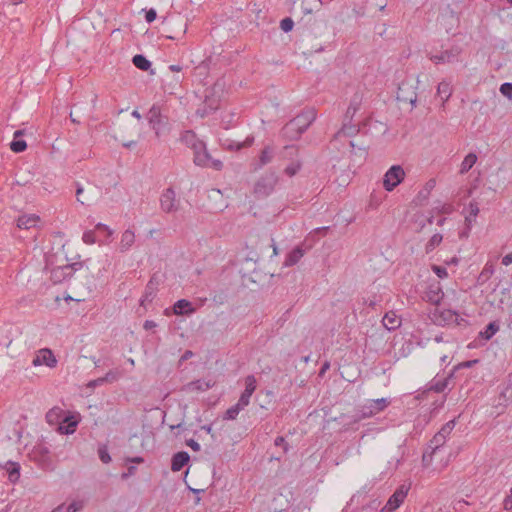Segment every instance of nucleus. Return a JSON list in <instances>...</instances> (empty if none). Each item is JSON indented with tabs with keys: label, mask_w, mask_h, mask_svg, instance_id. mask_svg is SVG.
Listing matches in <instances>:
<instances>
[{
	"label": "nucleus",
	"mask_w": 512,
	"mask_h": 512,
	"mask_svg": "<svg viewBox=\"0 0 512 512\" xmlns=\"http://www.w3.org/2000/svg\"><path fill=\"white\" fill-rule=\"evenodd\" d=\"M226 95V82L223 79H218L211 87L206 89L203 104L196 110V114L204 118L216 111Z\"/></svg>",
	"instance_id": "nucleus-1"
},
{
	"label": "nucleus",
	"mask_w": 512,
	"mask_h": 512,
	"mask_svg": "<svg viewBox=\"0 0 512 512\" xmlns=\"http://www.w3.org/2000/svg\"><path fill=\"white\" fill-rule=\"evenodd\" d=\"M317 117L315 109L303 110L282 129V134L289 140L298 139L308 129Z\"/></svg>",
	"instance_id": "nucleus-2"
},
{
	"label": "nucleus",
	"mask_w": 512,
	"mask_h": 512,
	"mask_svg": "<svg viewBox=\"0 0 512 512\" xmlns=\"http://www.w3.org/2000/svg\"><path fill=\"white\" fill-rule=\"evenodd\" d=\"M277 183L278 176L274 172H268L256 181L253 193L257 198H265L274 191Z\"/></svg>",
	"instance_id": "nucleus-3"
},
{
	"label": "nucleus",
	"mask_w": 512,
	"mask_h": 512,
	"mask_svg": "<svg viewBox=\"0 0 512 512\" xmlns=\"http://www.w3.org/2000/svg\"><path fill=\"white\" fill-rule=\"evenodd\" d=\"M191 149L194 151V163L198 166H211L219 170L222 167V162L219 160H213L206 150V146L203 141H200L192 146Z\"/></svg>",
	"instance_id": "nucleus-4"
},
{
	"label": "nucleus",
	"mask_w": 512,
	"mask_h": 512,
	"mask_svg": "<svg viewBox=\"0 0 512 512\" xmlns=\"http://www.w3.org/2000/svg\"><path fill=\"white\" fill-rule=\"evenodd\" d=\"M191 149L194 151V163L198 166H211L219 170L222 167V162L219 160H213L206 150V146L203 141H200L192 146Z\"/></svg>",
	"instance_id": "nucleus-5"
},
{
	"label": "nucleus",
	"mask_w": 512,
	"mask_h": 512,
	"mask_svg": "<svg viewBox=\"0 0 512 512\" xmlns=\"http://www.w3.org/2000/svg\"><path fill=\"white\" fill-rule=\"evenodd\" d=\"M405 178V171L400 165H393L385 173L383 178V186L386 191H392Z\"/></svg>",
	"instance_id": "nucleus-6"
},
{
	"label": "nucleus",
	"mask_w": 512,
	"mask_h": 512,
	"mask_svg": "<svg viewBox=\"0 0 512 512\" xmlns=\"http://www.w3.org/2000/svg\"><path fill=\"white\" fill-rule=\"evenodd\" d=\"M410 486L409 485H400L395 492L390 496L386 505L380 510V512H394L396 511L401 504L404 502L405 498L408 495Z\"/></svg>",
	"instance_id": "nucleus-7"
},
{
	"label": "nucleus",
	"mask_w": 512,
	"mask_h": 512,
	"mask_svg": "<svg viewBox=\"0 0 512 512\" xmlns=\"http://www.w3.org/2000/svg\"><path fill=\"white\" fill-rule=\"evenodd\" d=\"M159 201L161 210L165 213H175L179 210L180 202L176 197V192L172 188L164 190Z\"/></svg>",
	"instance_id": "nucleus-8"
},
{
	"label": "nucleus",
	"mask_w": 512,
	"mask_h": 512,
	"mask_svg": "<svg viewBox=\"0 0 512 512\" xmlns=\"http://www.w3.org/2000/svg\"><path fill=\"white\" fill-rule=\"evenodd\" d=\"M512 403V373L506 377L503 388L498 396V405L506 408Z\"/></svg>",
	"instance_id": "nucleus-9"
},
{
	"label": "nucleus",
	"mask_w": 512,
	"mask_h": 512,
	"mask_svg": "<svg viewBox=\"0 0 512 512\" xmlns=\"http://www.w3.org/2000/svg\"><path fill=\"white\" fill-rule=\"evenodd\" d=\"M57 360L50 349H41L38 351L36 357L33 360L34 366L46 365L50 368L55 367Z\"/></svg>",
	"instance_id": "nucleus-10"
},
{
	"label": "nucleus",
	"mask_w": 512,
	"mask_h": 512,
	"mask_svg": "<svg viewBox=\"0 0 512 512\" xmlns=\"http://www.w3.org/2000/svg\"><path fill=\"white\" fill-rule=\"evenodd\" d=\"M80 421L79 414L76 415H66L62 423L59 425L58 430L62 434H73L76 430V427Z\"/></svg>",
	"instance_id": "nucleus-11"
},
{
	"label": "nucleus",
	"mask_w": 512,
	"mask_h": 512,
	"mask_svg": "<svg viewBox=\"0 0 512 512\" xmlns=\"http://www.w3.org/2000/svg\"><path fill=\"white\" fill-rule=\"evenodd\" d=\"M172 24L177 29L176 30L168 29L167 30L168 34L166 35V37L168 39H172V40H179V39H181L185 35V33L187 31V23L185 21H183L182 19H177Z\"/></svg>",
	"instance_id": "nucleus-12"
},
{
	"label": "nucleus",
	"mask_w": 512,
	"mask_h": 512,
	"mask_svg": "<svg viewBox=\"0 0 512 512\" xmlns=\"http://www.w3.org/2000/svg\"><path fill=\"white\" fill-rule=\"evenodd\" d=\"M40 221V217L36 214H26L18 217L16 221V225L19 229L28 230L37 225Z\"/></svg>",
	"instance_id": "nucleus-13"
},
{
	"label": "nucleus",
	"mask_w": 512,
	"mask_h": 512,
	"mask_svg": "<svg viewBox=\"0 0 512 512\" xmlns=\"http://www.w3.org/2000/svg\"><path fill=\"white\" fill-rule=\"evenodd\" d=\"M77 265H78V263H74V264H71V265H65V266L53 269V271H52V278L55 281H62L64 279H66L67 277H71L72 276V271H74L76 269L75 267Z\"/></svg>",
	"instance_id": "nucleus-14"
},
{
	"label": "nucleus",
	"mask_w": 512,
	"mask_h": 512,
	"mask_svg": "<svg viewBox=\"0 0 512 512\" xmlns=\"http://www.w3.org/2000/svg\"><path fill=\"white\" fill-rule=\"evenodd\" d=\"M212 386H213V383L205 382L202 380H196V381H192V382H189L186 385H184L182 390L186 393H194V392L206 391L209 388H211Z\"/></svg>",
	"instance_id": "nucleus-15"
},
{
	"label": "nucleus",
	"mask_w": 512,
	"mask_h": 512,
	"mask_svg": "<svg viewBox=\"0 0 512 512\" xmlns=\"http://www.w3.org/2000/svg\"><path fill=\"white\" fill-rule=\"evenodd\" d=\"M173 312L176 315H189L195 312V308L190 301L180 299L174 304Z\"/></svg>",
	"instance_id": "nucleus-16"
},
{
	"label": "nucleus",
	"mask_w": 512,
	"mask_h": 512,
	"mask_svg": "<svg viewBox=\"0 0 512 512\" xmlns=\"http://www.w3.org/2000/svg\"><path fill=\"white\" fill-rule=\"evenodd\" d=\"M134 243H135V233L130 229L125 230L121 235V239H120V243H119L120 252H122V253L126 252L133 246Z\"/></svg>",
	"instance_id": "nucleus-17"
},
{
	"label": "nucleus",
	"mask_w": 512,
	"mask_h": 512,
	"mask_svg": "<svg viewBox=\"0 0 512 512\" xmlns=\"http://www.w3.org/2000/svg\"><path fill=\"white\" fill-rule=\"evenodd\" d=\"M190 456L187 452L181 451L176 453L172 458L171 469L174 472L180 471L189 461Z\"/></svg>",
	"instance_id": "nucleus-18"
},
{
	"label": "nucleus",
	"mask_w": 512,
	"mask_h": 512,
	"mask_svg": "<svg viewBox=\"0 0 512 512\" xmlns=\"http://www.w3.org/2000/svg\"><path fill=\"white\" fill-rule=\"evenodd\" d=\"M458 54H459V51H457V50H446L440 54L432 55L430 57V59H431V61H433L436 64L450 63L456 59Z\"/></svg>",
	"instance_id": "nucleus-19"
},
{
	"label": "nucleus",
	"mask_w": 512,
	"mask_h": 512,
	"mask_svg": "<svg viewBox=\"0 0 512 512\" xmlns=\"http://www.w3.org/2000/svg\"><path fill=\"white\" fill-rule=\"evenodd\" d=\"M383 326L389 331L395 330L401 325V318L395 312H388L382 319Z\"/></svg>",
	"instance_id": "nucleus-20"
},
{
	"label": "nucleus",
	"mask_w": 512,
	"mask_h": 512,
	"mask_svg": "<svg viewBox=\"0 0 512 512\" xmlns=\"http://www.w3.org/2000/svg\"><path fill=\"white\" fill-rule=\"evenodd\" d=\"M389 404V401L386 398H380L376 400H371L367 408L369 409L368 415H373L379 413L384 410Z\"/></svg>",
	"instance_id": "nucleus-21"
},
{
	"label": "nucleus",
	"mask_w": 512,
	"mask_h": 512,
	"mask_svg": "<svg viewBox=\"0 0 512 512\" xmlns=\"http://www.w3.org/2000/svg\"><path fill=\"white\" fill-rule=\"evenodd\" d=\"M303 255L304 251L300 247H296L287 255L284 265L286 267L295 265L303 257Z\"/></svg>",
	"instance_id": "nucleus-22"
},
{
	"label": "nucleus",
	"mask_w": 512,
	"mask_h": 512,
	"mask_svg": "<svg viewBox=\"0 0 512 512\" xmlns=\"http://www.w3.org/2000/svg\"><path fill=\"white\" fill-rule=\"evenodd\" d=\"M361 105V97L358 94H355L354 97L351 99L350 105L348 106L346 113H345V119L351 120L355 113L358 111L359 107Z\"/></svg>",
	"instance_id": "nucleus-23"
},
{
	"label": "nucleus",
	"mask_w": 512,
	"mask_h": 512,
	"mask_svg": "<svg viewBox=\"0 0 512 512\" xmlns=\"http://www.w3.org/2000/svg\"><path fill=\"white\" fill-rule=\"evenodd\" d=\"M437 95L441 98L444 104L452 95V89L448 82L442 81L437 87Z\"/></svg>",
	"instance_id": "nucleus-24"
},
{
	"label": "nucleus",
	"mask_w": 512,
	"mask_h": 512,
	"mask_svg": "<svg viewBox=\"0 0 512 512\" xmlns=\"http://www.w3.org/2000/svg\"><path fill=\"white\" fill-rule=\"evenodd\" d=\"M66 416L65 411L62 410L59 407H54L50 409L46 414V420L50 424L57 423L60 421V419L63 420V418Z\"/></svg>",
	"instance_id": "nucleus-25"
},
{
	"label": "nucleus",
	"mask_w": 512,
	"mask_h": 512,
	"mask_svg": "<svg viewBox=\"0 0 512 512\" xmlns=\"http://www.w3.org/2000/svg\"><path fill=\"white\" fill-rule=\"evenodd\" d=\"M5 469L8 472L9 480L13 483L17 482L20 477L19 464L15 462H7Z\"/></svg>",
	"instance_id": "nucleus-26"
},
{
	"label": "nucleus",
	"mask_w": 512,
	"mask_h": 512,
	"mask_svg": "<svg viewBox=\"0 0 512 512\" xmlns=\"http://www.w3.org/2000/svg\"><path fill=\"white\" fill-rule=\"evenodd\" d=\"M148 121L151 125H153V128L156 127V125H159L161 122V110L160 107L157 105H153L147 115Z\"/></svg>",
	"instance_id": "nucleus-27"
},
{
	"label": "nucleus",
	"mask_w": 512,
	"mask_h": 512,
	"mask_svg": "<svg viewBox=\"0 0 512 512\" xmlns=\"http://www.w3.org/2000/svg\"><path fill=\"white\" fill-rule=\"evenodd\" d=\"M84 192H85L84 188L79 185L76 190L77 201L80 202L81 204L91 203L95 199V197L93 195V191L88 190L87 194L85 196H84Z\"/></svg>",
	"instance_id": "nucleus-28"
},
{
	"label": "nucleus",
	"mask_w": 512,
	"mask_h": 512,
	"mask_svg": "<svg viewBox=\"0 0 512 512\" xmlns=\"http://www.w3.org/2000/svg\"><path fill=\"white\" fill-rule=\"evenodd\" d=\"M476 161H477L476 154L469 153L468 155H466V157L464 158V160L461 163L460 173L464 174V173L468 172L474 166Z\"/></svg>",
	"instance_id": "nucleus-29"
},
{
	"label": "nucleus",
	"mask_w": 512,
	"mask_h": 512,
	"mask_svg": "<svg viewBox=\"0 0 512 512\" xmlns=\"http://www.w3.org/2000/svg\"><path fill=\"white\" fill-rule=\"evenodd\" d=\"M135 67L142 71H147L151 67V62L143 55H135L132 59Z\"/></svg>",
	"instance_id": "nucleus-30"
},
{
	"label": "nucleus",
	"mask_w": 512,
	"mask_h": 512,
	"mask_svg": "<svg viewBox=\"0 0 512 512\" xmlns=\"http://www.w3.org/2000/svg\"><path fill=\"white\" fill-rule=\"evenodd\" d=\"M358 132L356 125L343 124L342 128L335 134V138H341L342 136L348 137L353 136Z\"/></svg>",
	"instance_id": "nucleus-31"
},
{
	"label": "nucleus",
	"mask_w": 512,
	"mask_h": 512,
	"mask_svg": "<svg viewBox=\"0 0 512 512\" xmlns=\"http://www.w3.org/2000/svg\"><path fill=\"white\" fill-rule=\"evenodd\" d=\"M245 407L243 405H240L239 402H237L235 405L227 409L224 415V419L226 420H235L239 414L240 411H242Z\"/></svg>",
	"instance_id": "nucleus-32"
},
{
	"label": "nucleus",
	"mask_w": 512,
	"mask_h": 512,
	"mask_svg": "<svg viewBox=\"0 0 512 512\" xmlns=\"http://www.w3.org/2000/svg\"><path fill=\"white\" fill-rule=\"evenodd\" d=\"M272 158H273V148L270 147V146H266L261 151V154H260V157H259L260 166H264V165L270 163Z\"/></svg>",
	"instance_id": "nucleus-33"
},
{
	"label": "nucleus",
	"mask_w": 512,
	"mask_h": 512,
	"mask_svg": "<svg viewBox=\"0 0 512 512\" xmlns=\"http://www.w3.org/2000/svg\"><path fill=\"white\" fill-rule=\"evenodd\" d=\"M498 330L499 326L495 322H491L487 325L484 331L480 332V336L486 340H489L496 334Z\"/></svg>",
	"instance_id": "nucleus-34"
},
{
	"label": "nucleus",
	"mask_w": 512,
	"mask_h": 512,
	"mask_svg": "<svg viewBox=\"0 0 512 512\" xmlns=\"http://www.w3.org/2000/svg\"><path fill=\"white\" fill-rule=\"evenodd\" d=\"M182 141L188 146L192 147L195 146L196 143L200 142L201 140L197 138L194 132L192 131H186L182 135Z\"/></svg>",
	"instance_id": "nucleus-35"
},
{
	"label": "nucleus",
	"mask_w": 512,
	"mask_h": 512,
	"mask_svg": "<svg viewBox=\"0 0 512 512\" xmlns=\"http://www.w3.org/2000/svg\"><path fill=\"white\" fill-rule=\"evenodd\" d=\"M445 442L446 439L441 434H439V432L435 434L433 439L430 441V447L433 449L432 454H435L436 450L443 446Z\"/></svg>",
	"instance_id": "nucleus-36"
},
{
	"label": "nucleus",
	"mask_w": 512,
	"mask_h": 512,
	"mask_svg": "<svg viewBox=\"0 0 512 512\" xmlns=\"http://www.w3.org/2000/svg\"><path fill=\"white\" fill-rule=\"evenodd\" d=\"M442 242L441 234H434L426 245V252L429 253L434 250Z\"/></svg>",
	"instance_id": "nucleus-37"
},
{
	"label": "nucleus",
	"mask_w": 512,
	"mask_h": 512,
	"mask_svg": "<svg viewBox=\"0 0 512 512\" xmlns=\"http://www.w3.org/2000/svg\"><path fill=\"white\" fill-rule=\"evenodd\" d=\"M154 295L153 279H151L146 287V292L141 300V304L144 305L145 302H151Z\"/></svg>",
	"instance_id": "nucleus-38"
},
{
	"label": "nucleus",
	"mask_w": 512,
	"mask_h": 512,
	"mask_svg": "<svg viewBox=\"0 0 512 512\" xmlns=\"http://www.w3.org/2000/svg\"><path fill=\"white\" fill-rule=\"evenodd\" d=\"M27 143L24 140H14L10 143V149L15 153H20L26 150Z\"/></svg>",
	"instance_id": "nucleus-39"
},
{
	"label": "nucleus",
	"mask_w": 512,
	"mask_h": 512,
	"mask_svg": "<svg viewBox=\"0 0 512 512\" xmlns=\"http://www.w3.org/2000/svg\"><path fill=\"white\" fill-rule=\"evenodd\" d=\"M302 166V163L300 160H296L294 162H292L290 165H288L286 168H285V173L292 177L294 176L295 174H297V172L300 170Z\"/></svg>",
	"instance_id": "nucleus-40"
},
{
	"label": "nucleus",
	"mask_w": 512,
	"mask_h": 512,
	"mask_svg": "<svg viewBox=\"0 0 512 512\" xmlns=\"http://www.w3.org/2000/svg\"><path fill=\"white\" fill-rule=\"evenodd\" d=\"M257 387V381L254 375H248L245 378V390L254 393Z\"/></svg>",
	"instance_id": "nucleus-41"
},
{
	"label": "nucleus",
	"mask_w": 512,
	"mask_h": 512,
	"mask_svg": "<svg viewBox=\"0 0 512 512\" xmlns=\"http://www.w3.org/2000/svg\"><path fill=\"white\" fill-rule=\"evenodd\" d=\"M455 427V420L448 421L443 427L440 429L439 434H441L445 439L449 437L451 432Z\"/></svg>",
	"instance_id": "nucleus-42"
},
{
	"label": "nucleus",
	"mask_w": 512,
	"mask_h": 512,
	"mask_svg": "<svg viewBox=\"0 0 512 512\" xmlns=\"http://www.w3.org/2000/svg\"><path fill=\"white\" fill-rule=\"evenodd\" d=\"M121 377V372L119 370H110L106 373L104 377H102L103 382H115Z\"/></svg>",
	"instance_id": "nucleus-43"
},
{
	"label": "nucleus",
	"mask_w": 512,
	"mask_h": 512,
	"mask_svg": "<svg viewBox=\"0 0 512 512\" xmlns=\"http://www.w3.org/2000/svg\"><path fill=\"white\" fill-rule=\"evenodd\" d=\"M98 455H99V458L100 460L107 464L111 461V457L108 453V449H107V446L106 445H103V446H100L99 449H98Z\"/></svg>",
	"instance_id": "nucleus-44"
},
{
	"label": "nucleus",
	"mask_w": 512,
	"mask_h": 512,
	"mask_svg": "<svg viewBox=\"0 0 512 512\" xmlns=\"http://www.w3.org/2000/svg\"><path fill=\"white\" fill-rule=\"evenodd\" d=\"M252 394L253 393L244 390L242 392V394L240 395V398L238 400L240 405H243L244 407H247L249 405V403H250V398H251Z\"/></svg>",
	"instance_id": "nucleus-45"
},
{
	"label": "nucleus",
	"mask_w": 512,
	"mask_h": 512,
	"mask_svg": "<svg viewBox=\"0 0 512 512\" xmlns=\"http://www.w3.org/2000/svg\"><path fill=\"white\" fill-rule=\"evenodd\" d=\"M500 92L508 97L509 99L512 98V83H504L500 87Z\"/></svg>",
	"instance_id": "nucleus-46"
},
{
	"label": "nucleus",
	"mask_w": 512,
	"mask_h": 512,
	"mask_svg": "<svg viewBox=\"0 0 512 512\" xmlns=\"http://www.w3.org/2000/svg\"><path fill=\"white\" fill-rule=\"evenodd\" d=\"M432 270L439 278H446L448 276L446 268L442 266L433 265Z\"/></svg>",
	"instance_id": "nucleus-47"
},
{
	"label": "nucleus",
	"mask_w": 512,
	"mask_h": 512,
	"mask_svg": "<svg viewBox=\"0 0 512 512\" xmlns=\"http://www.w3.org/2000/svg\"><path fill=\"white\" fill-rule=\"evenodd\" d=\"M446 386H447V381L443 380V381H438L435 384H433L430 389L437 393H440V392L444 391Z\"/></svg>",
	"instance_id": "nucleus-48"
},
{
	"label": "nucleus",
	"mask_w": 512,
	"mask_h": 512,
	"mask_svg": "<svg viewBox=\"0 0 512 512\" xmlns=\"http://www.w3.org/2000/svg\"><path fill=\"white\" fill-rule=\"evenodd\" d=\"M83 241L86 244H94L96 242L94 232L93 231H86L83 234Z\"/></svg>",
	"instance_id": "nucleus-49"
},
{
	"label": "nucleus",
	"mask_w": 512,
	"mask_h": 512,
	"mask_svg": "<svg viewBox=\"0 0 512 512\" xmlns=\"http://www.w3.org/2000/svg\"><path fill=\"white\" fill-rule=\"evenodd\" d=\"M281 28L283 31L288 32L293 28V21L290 18H285L281 21Z\"/></svg>",
	"instance_id": "nucleus-50"
},
{
	"label": "nucleus",
	"mask_w": 512,
	"mask_h": 512,
	"mask_svg": "<svg viewBox=\"0 0 512 512\" xmlns=\"http://www.w3.org/2000/svg\"><path fill=\"white\" fill-rule=\"evenodd\" d=\"M82 507L83 505L81 502H72L67 506L66 512H77L82 509Z\"/></svg>",
	"instance_id": "nucleus-51"
},
{
	"label": "nucleus",
	"mask_w": 512,
	"mask_h": 512,
	"mask_svg": "<svg viewBox=\"0 0 512 512\" xmlns=\"http://www.w3.org/2000/svg\"><path fill=\"white\" fill-rule=\"evenodd\" d=\"M503 505H504V509L512 510V487L510 490V494L508 496H506V498L504 499Z\"/></svg>",
	"instance_id": "nucleus-52"
},
{
	"label": "nucleus",
	"mask_w": 512,
	"mask_h": 512,
	"mask_svg": "<svg viewBox=\"0 0 512 512\" xmlns=\"http://www.w3.org/2000/svg\"><path fill=\"white\" fill-rule=\"evenodd\" d=\"M274 444L276 446H283V449H284V452H287L288 451V444L287 442L285 441L284 437H277L274 441Z\"/></svg>",
	"instance_id": "nucleus-53"
},
{
	"label": "nucleus",
	"mask_w": 512,
	"mask_h": 512,
	"mask_svg": "<svg viewBox=\"0 0 512 512\" xmlns=\"http://www.w3.org/2000/svg\"><path fill=\"white\" fill-rule=\"evenodd\" d=\"M469 210H470V216L475 218L478 215V213H479L478 204L475 203V202H471L469 204Z\"/></svg>",
	"instance_id": "nucleus-54"
},
{
	"label": "nucleus",
	"mask_w": 512,
	"mask_h": 512,
	"mask_svg": "<svg viewBox=\"0 0 512 512\" xmlns=\"http://www.w3.org/2000/svg\"><path fill=\"white\" fill-rule=\"evenodd\" d=\"M156 16V11L154 9H150L147 11L145 18L147 22L151 23L156 19Z\"/></svg>",
	"instance_id": "nucleus-55"
},
{
	"label": "nucleus",
	"mask_w": 512,
	"mask_h": 512,
	"mask_svg": "<svg viewBox=\"0 0 512 512\" xmlns=\"http://www.w3.org/2000/svg\"><path fill=\"white\" fill-rule=\"evenodd\" d=\"M445 315V319L449 321H456L457 320V314L451 310H447L443 312Z\"/></svg>",
	"instance_id": "nucleus-56"
},
{
	"label": "nucleus",
	"mask_w": 512,
	"mask_h": 512,
	"mask_svg": "<svg viewBox=\"0 0 512 512\" xmlns=\"http://www.w3.org/2000/svg\"><path fill=\"white\" fill-rule=\"evenodd\" d=\"M284 150L287 154H289L290 156H294V155H298V148L295 147V146H285L284 147Z\"/></svg>",
	"instance_id": "nucleus-57"
},
{
	"label": "nucleus",
	"mask_w": 512,
	"mask_h": 512,
	"mask_svg": "<svg viewBox=\"0 0 512 512\" xmlns=\"http://www.w3.org/2000/svg\"><path fill=\"white\" fill-rule=\"evenodd\" d=\"M187 445L193 450V451H199L200 450V445L197 441H195L194 439H190L187 441Z\"/></svg>",
	"instance_id": "nucleus-58"
},
{
	"label": "nucleus",
	"mask_w": 512,
	"mask_h": 512,
	"mask_svg": "<svg viewBox=\"0 0 512 512\" xmlns=\"http://www.w3.org/2000/svg\"><path fill=\"white\" fill-rule=\"evenodd\" d=\"M512 263V252L506 254L503 258H502V264L504 266H508Z\"/></svg>",
	"instance_id": "nucleus-59"
},
{
	"label": "nucleus",
	"mask_w": 512,
	"mask_h": 512,
	"mask_svg": "<svg viewBox=\"0 0 512 512\" xmlns=\"http://www.w3.org/2000/svg\"><path fill=\"white\" fill-rule=\"evenodd\" d=\"M376 505H375V502H372L370 504H368L367 506L363 507L362 510L360 512H373L376 510Z\"/></svg>",
	"instance_id": "nucleus-60"
},
{
	"label": "nucleus",
	"mask_w": 512,
	"mask_h": 512,
	"mask_svg": "<svg viewBox=\"0 0 512 512\" xmlns=\"http://www.w3.org/2000/svg\"><path fill=\"white\" fill-rule=\"evenodd\" d=\"M103 383H104L103 379H102V377H100L98 379L90 381L87 386L90 388H93V387H96L97 385H101Z\"/></svg>",
	"instance_id": "nucleus-61"
},
{
	"label": "nucleus",
	"mask_w": 512,
	"mask_h": 512,
	"mask_svg": "<svg viewBox=\"0 0 512 512\" xmlns=\"http://www.w3.org/2000/svg\"><path fill=\"white\" fill-rule=\"evenodd\" d=\"M329 368H330V363H329L328 361H326V362L322 365V367H321V369H320V371H319V376H321V377H322V376L326 373V371H327Z\"/></svg>",
	"instance_id": "nucleus-62"
},
{
	"label": "nucleus",
	"mask_w": 512,
	"mask_h": 512,
	"mask_svg": "<svg viewBox=\"0 0 512 512\" xmlns=\"http://www.w3.org/2000/svg\"><path fill=\"white\" fill-rule=\"evenodd\" d=\"M96 228L107 231L109 236L112 235V230H110L109 227L104 225V224L99 223V224L96 225Z\"/></svg>",
	"instance_id": "nucleus-63"
},
{
	"label": "nucleus",
	"mask_w": 512,
	"mask_h": 512,
	"mask_svg": "<svg viewBox=\"0 0 512 512\" xmlns=\"http://www.w3.org/2000/svg\"><path fill=\"white\" fill-rule=\"evenodd\" d=\"M155 326H156V323H155V322H153V321H150V320H147V321H145V323H144V328H145L146 330L151 329V328H153V327H155Z\"/></svg>",
	"instance_id": "nucleus-64"
}]
</instances>
